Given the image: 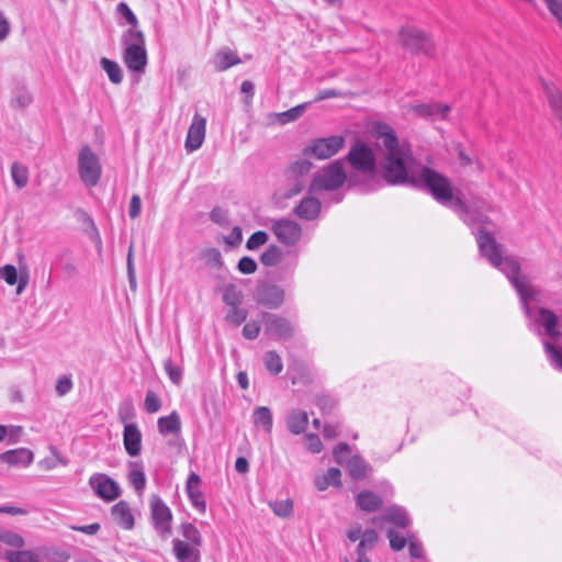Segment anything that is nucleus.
<instances>
[{
	"label": "nucleus",
	"instance_id": "1",
	"mask_svg": "<svg viewBox=\"0 0 562 562\" xmlns=\"http://www.w3.org/2000/svg\"><path fill=\"white\" fill-rule=\"evenodd\" d=\"M480 252L492 266L501 270L509 280L519 295L525 315L535 324L543 327L546 335L552 339L561 336L559 328V316L553 310L547 307L531 308L529 301H538L539 290L536 289L528 280L527 276L521 273L518 260L512 256H503V249L495 238L485 232L479 231L476 237Z\"/></svg>",
	"mask_w": 562,
	"mask_h": 562
},
{
	"label": "nucleus",
	"instance_id": "2",
	"mask_svg": "<svg viewBox=\"0 0 562 562\" xmlns=\"http://www.w3.org/2000/svg\"><path fill=\"white\" fill-rule=\"evenodd\" d=\"M374 132L379 139L383 179L392 186H413L422 166L414 158L411 145L400 140L387 124H378Z\"/></svg>",
	"mask_w": 562,
	"mask_h": 562
},
{
	"label": "nucleus",
	"instance_id": "3",
	"mask_svg": "<svg viewBox=\"0 0 562 562\" xmlns=\"http://www.w3.org/2000/svg\"><path fill=\"white\" fill-rule=\"evenodd\" d=\"M413 186L426 187L436 201L451 207L469 226L476 223L482 225L487 223L485 215H472L467 204L459 196H454L451 181L445 175L422 166Z\"/></svg>",
	"mask_w": 562,
	"mask_h": 562
},
{
	"label": "nucleus",
	"instance_id": "4",
	"mask_svg": "<svg viewBox=\"0 0 562 562\" xmlns=\"http://www.w3.org/2000/svg\"><path fill=\"white\" fill-rule=\"evenodd\" d=\"M122 44L124 46L123 61L125 66L133 72H144L147 65L144 33L130 27L122 36Z\"/></svg>",
	"mask_w": 562,
	"mask_h": 562
},
{
	"label": "nucleus",
	"instance_id": "5",
	"mask_svg": "<svg viewBox=\"0 0 562 562\" xmlns=\"http://www.w3.org/2000/svg\"><path fill=\"white\" fill-rule=\"evenodd\" d=\"M400 44L416 55L432 56L435 43L429 34L415 26H403L398 33Z\"/></svg>",
	"mask_w": 562,
	"mask_h": 562
},
{
	"label": "nucleus",
	"instance_id": "6",
	"mask_svg": "<svg viewBox=\"0 0 562 562\" xmlns=\"http://www.w3.org/2000/svg\"><path fill=\"white\" fill-rule=\"evenodd\" d=\"M78 175L88 188L95 187L102 175V165L99 156L89 145H83L78 153Z\"/></svg>",
	"mask_w": 562,
	"mask_h": 562
},
{
	"label": "nucleus",
	"instance_id": "7",
	"mask_svg": "<svg viewBox=\"0 0 562 562\" xmlns=\"http://www.w3.org/2000/svg\"><path fill=\"white\" fill-rule=\"evenodd\" d=\"M346 172L341 160H336L319 170L313 178L310 192L331 191L340 188L346 181Z\"/></svg>",
	"mask_w": 562,
	"mask_h": 562
},
{
	"label": "nucleus",
	"instance_id": "8",
	"mask_svg": "<svg viewBox=\"0 0 562 562\" xmlns=\"http://www.w3.org/2000/svg\"><path fill=\"white\" fill-rule=\"evenodd\" d=\"M345 144V138L340 135L317 138L304 148L305 156H313L317 159H328L336 155Z\"/></svg>",
	"mask_w": 562,
	"mask_h": 562
},
{
	"label": "nucleus",
	"instance_id": "9",
	"mask_svg": "<svg viewBox=\"0 0 562 562\" xmlns=\"http://www.w3.org/2000/svg\"><path fill=\"white\" fill-rule=\"evenodd\" d=\"M150 514L155 530L161 538L167 539L171 533L172 514L157 495H153L150 498Z\"/></svg>",
	"mask_w": 562,
	"mask_h": 562
},
{
	"label": "nucleus",
	"instance_id": "10",
	"mask_svg": "<svg viewBox=\"0 0 562 562\" xmlns=\"http://www.w3.org/2000/svg\"><path fill=\"white\" fill-rule=\"evenodd\" d=\"M347 159L351 167L362 173H371L376 166L372 149L362 142H357L348 153Z\"/></svg>",
	"mask_w": 562,
	"mask_h": 562
},
{
	"label": "nucleus",
	"instance_id": "11",
	"mask_svg": "<svg viewBox=\"0 0 562 562\" xmlns=\"http://www.w3.org/2000/svg\"><path fill=\"white\" fill-rule=\"evenodd\" d=\"M89 485L100 498L112 502L121 494L119 484L104 473H94L89 479Z\"/></svg>",
	"mask_w": 562,
	"mask_h": 562
},
{
	"label": "nucleus",
	"instance_id": "12",
	"mask_svg": "<svg viewBox=\"0 0 562 562\" xmlns=\"http://www.w3.org/2000/svg\"><path fill=\"white\" fill-rule=\"evenodd\" d=\"M271 229L277 239L286 245H295L302 236V227L299 223L288 218H280L272 223Z\"/></svg>",
	"mask_w": 562,
	"mask_h": 562
},
{
	"label": "nucleus",
	"instance_id": "13",
	"mask_svg": "<svg viewBox=\"0 0 562 562\" xmlns=\"http://www.w3.org/2000/svg\"><path fill=\"white\" fill-rule=\"evenodd\" d=\"M205 131L206 120L195 113L189 127L184 144L188 153H192L202 146L205 138Z\"/></svg>",
	"mask_w": 562,
	"mask_h": 562
},
{
	"label": "nucleus",
	"instance_id": "14",
	"mask_svg": "<svg viewBox=\"0 0 562 562\" xmlns=\"http://www.w3.org/2000/svg\"><path fill=\"white\" fill-rule=\"evenodd\" d=\"M265 329L268 335L280 339H289L294 333L289 319L274 314L265 315Z\"/></svg>",
	"mask_w": 562,
	"mask_h": 562
},
{
	"label": "nucleus",
	"instance_id": "15",
	"mask_svg": "<svg viewBox=\"0 0 562 562\" xmlns=\"http://www.w3.org/2000/svg\"><path fill=\"white\" fill-rule=\"evenodd\" d=\"M257 301L270 308H277L284 301V290L276 284L262 285L257 291Z\"/></svg>",
	"mask_w": 562,
	"mask_h": 562
},
{
	"label": "nucleus",
	"instance_id": "16",
	"mask_svg": "<svg viewBox=\"0 0 562 562\" xmlns=\"http://www.w3.org/2000/svg\"><path fill=\"white\" fill-rule=\"evenodd\" d=\"M200 475L192 472L188 477L186 490L192 506L201 514H204L206 512V502L203 492L200 490Z\"/></svg>",
	"mask_w": 562,
	"mask_h": 562
},
{
	"label": "nucleus",
	"instance_id": "17",
	"mask_svg": "<svg viewBox=\"0 0 562 562\" xmlns=\"http://www.w3.org/2000/svg\"><path fill=\"white\" fill-rule=\"evenodd\" d=\"M123 443L128 456L137 457L142 451V432L136 424H125Z\"/></svg>",
	"mask_w": 562,
	"mask_h": 562
},
{
	"label": "nucleus",
	"instance_id": "18",
	"mask_svg": "<svg viewBox=\"0 0 562 562\" xmlns=\"http://www.w3.org/2000/svg\"><path fill=\"white\" fill-rule=\"evenodd\" d=\"M408 110L423 119L434 120L436 117H440L445 120L450 112V106L448 104L439 103H419L409 105Z\"/></svg>",
	"mask_w": 562,
	"mask_h": 562
},
{
	"label": "nucleus",
	"instance_id": "19",
	"mask_svg": "<svg viewBox=\"0 0 562 562\" xmlns=\"http://www.w3.org/2000/svg\"><path fill=\"white\" fill-rule=\"evenodd\" d=\"M172 552L178 562H200V548L180 541V538L172 540Z\"/></svg>",
	"mask_w": 562,
	"mask_h": 562
},
{
	"label": "nucleus",
	"instance_id": "20",
	"mask_svg": "<svg viewBox=\"0 0 562 562\" xmlns=\"http://www.w3.org/2000/svg\"><path fill=\"white\" fill-rule=\"evenodd\" d=\"M34 459V454L26 448L8 450L0 454V461L12 467H29Z\"/></svg>",
	"mask_w": 562,
	"mask_h": 562
},
{
	"label": "nucleus",
	"instance_id": "21",
	"mask_svg": "<svg viewBox=\"0 0 562 562\" xmlns=\"http://www.w3.org/2000/svg\"><path fill=\"white\" fill-rule=\"evenodd\" d=\"M383 520L392 522L400 528H406L411 524L406 510L398 506H392L387 508L383 517H373L371 519L372 524L376 526H381Z\"/></svg>",
	"mask_w": 562,
	"mask_h": 562
},
{
	"label": "nucleus",
	"instance_id": "22",
	"mask_svg": "<svg viewBox=\"0 0 562 562\" xmlns=\"http://www.w3.org/2000/svg\"><path fill=\"white\" fill-rule=\"evenodd\" d=\"M113 520L124 529H132L134 526V517L130 505L125 501H120L112 507Z\"/></svg>",
	"mask_w": 562,
	"mask_h": 562
},
{
	"label": "nucleus",
	"instance_id": "23",
	"mask_svg": "<svg viewBox=\"0 0 562 562\" xmlns=\"http://www.w3.org/2000/svg\"><path fill=\"white\" fill-rule=\"evenodd\" d=\"M321 211V202L319 200L307 196L304 198L300 204L294 209V213L303 220H314L317 217Z\"/></svg>",
	"mask_w": 562,
	"mask_h": 562
},
{
	"label": "nucleus",
	"instance_id": "24",
	"mask_svg": "<svg viewBox=\"0 0 562 562\" xmlns=\"http://www.w3.org/2000/svg\"><path fill=\"white\" fill-rule=\"evenodd\" d=\"M308 425L307 413L300 409H292L286 417V426L293 435L303 434Z\"/></svg>",
	"mask_w": 562,
	"mask_h": 562
},
{
	"label": "nucleus",
	"instance_id": "25",
	"mask_svg": "<svg viewBox=\"0 0 562 562\" xmlns=\"http://www.w3.org/2000/svg\"><path fill=\"white\" fill-rule=\"evenodd\" d=\"M239 63L240 58L227 47L220 49L213 58V65L217 71H225Z\"/></svg>",
	"mask_w": 562,
	"mask_h": 562
},
{
	"label": "nucleus",
	"instance_id": "26",
	"mask_svg": "<svg viewBox=\"0 0 562 562\" xmlns=\"http://www.w3.org/2000/svg\"><path fill=\"white\" fill-rule=\"evenodd\" d=\"M179 535L181 536L180 541L201 549L203 543L202 535L194 525L190 522L181 524Z\"/></svg>",
	"mask_w": 562,
	"mask_h": 562
},
{
	"label": "nucleus",
	"instance_id": "27",
	"mask_svg": "<svg viewBox=\"0 0 562 562\" xmlns=\"http://www.w3.org/2000/svg\"><path fill=\"white\" fill-rule=\"evenodd\" d=\"M158 430L161 435L178 434L181 430V420L177 412L158 418Z\"/></svg>",
	"mask_w": 562,
	"mask_h": 562
},
{
	"label": "nucleus",
	"instance_id": "28",
	"mask_svg": "<svg viewBox=\"0 0 562 562\" xmlns=\"http://www.w3.org/2000/svg\"><path fill=\"white\" fill-rule=\"evenodd\" d=\"M357 505L364 512H374L382 505V499L371 491H362L357 495Z\"/></svg>",
	"mask_w": 562,
	"mask_h": 562
},
{
	"label": "nucleus",
	"instance_id": "29",
	"mask_svg": "<svg viewBox=\"0 0 562 562\" xmlns=\"http://www.w3.org/2000/svg\"><path fill=\"white\" fill-rule=\"evenodd\" d=\"M341 472L338 468H330L326 474L315 479V486L318 491H325L329 485L340 486Z\"/></svg>",
	"mask_w": 562,
	"mask_h": 562
},
{
	"label": "nucleus",
	"instance_id": "30",
	"mask_svg": "<svg viewBox=\"0 0 562 562\" xmlns=\"http://www.w3.org/2000/svg\"><path fill=\"white\" fill-rule=\"evenodd\" d=\"M547 95L553 116L562 125V92L555 87H547Z\"/></svg>",
	"mask_w": 562,
	"mask_h": 562
},
{
	"label": "nucleus",
	"instance_id": "31",
	"mask_svg": "<svg viewBox=\"0 0 562 562\" xmlns=\"http://www.w3.org/2000/svg\"><path fill=\"white\" fill-rule=\"evenodd\" d=\"M313 164L307 159H300L293 162L286 169L288 179H306V176L311 171Z\"/></svg>",
	"mask_w": 562,
	"mask_h": 562
},
{
	"label": "nucleus",
	"instance_id": "32",
	"mask_svg": "<svg viewBox=\"0 0 562 562\" xmlns=\"http://www.w3.org/2000/svg\"><path fill=\"white\" fill-rule=\"evenodd\" d=\"M102 69L106 72L110 81L114 85H119L123 80V71L116 61H113L106 57H102L100 60Z\"/></svg>",
	"mask_w": 562,
	"mask_h": 562
},
{
	"label": "nucleus",
	"instance_id": "33",
	"mask_svg": "<svg viewBox=\"0 0 562 562\" xmlns=\"http://www.w3.org/2000/svg\"><path fill=\"white\" fill-rule=\"evenodd\" d=\"M254 424L256 426H262L265 431L270 434L273 425L271 411L267 406L257 407L254 411Z\"/></svg>",
	"mask_w": 562,
	"mask_h": 562
},
{
	"label": "nucleus",
	"instance_id": "34",
	"mask_svg": "<svg viewBox=\"0 0 562 562\" xmlns=\"http://www.w3.org/2000/svg\"><path fill=\"white\" fill-rule=\"evenodd\" d=\"M307 108V103L299 104L288 111L276 113L273 114V117L276 119V122H278L281 125L291 123L296 121L299 117L303 115Z\"/></svg>",
	"mask_w": 562,
	"mask_h": 562
},
{
	"label": "nucleus",
	"instance_id": "35",
	"mask_svg": "<svg viewBox=\"0 0 562 562\" xmlns=\"http://www.w3.org/2000/svg\"><path fill=\"white\" fill-rule=\"evenodd\" d=\"M11 177L18 189H23L29 183V169L26 166L14 161L11 165Z\"/></svg>",
	"mask_w": 562,
	"mask_h": 562
},
{
	"label": "nucleus",
	"instance_id": "36",
	"mask_svg": "<svg viewBox=\"0 0 562 562\" xmlns=\"http://www.w3.org/2000/svg\"><path fill=\"white\" fill-rule=\"evenodd\" d=\"M378 540H379L378 532L373 529H367L363 532V535L358 543L356 553H366L367 554L368 551H371L374 549Z\"/></svg>",
	"mask_w": 562,
	"mask_h": 562
},
{
	"label": "nucleus",
	"instance_id": "37",
	"mask_svg": "<svg viewBox=\"0 0 562 562\" xmlns=\"http://www.w3.org/2000/svg\"><path fill=\"white\" fill-rule=\"evenodd\" d=\"M282 259V250L277 245H269L261 254L260 261L266 267H274Z\"/></svg>",
	"mask_w": 562,
	"mask_h": 562
},
{
	"label": "nucleus",
	"instance_id": "38",
	"mask_svg": "<svg viewBox=\"0 0 562 562\" xmlns=\"http://www.w3.org/2000/svg\"><path fill=\"white\" fill-rule=\"evenodd\" d=\"M133 469L130 471L128 479L137 493H143L146 485V476L138 463H132Z\"/></svg>",
	"mask_w": 562,
	"mask_h": 562
},
{
	"label": "nucleus",
	"instance_id": "39",
	"mask_svg": "<svg viewBox=\"0 0 562 562\" xmlns=\"http://www.w3.org/2000/svg\"><path fill=\"white\" fill-rule=\"evenodd\" d=\"M347 468L350 475L353 479H362L367 474V464L366 462L358 456L351 457L347 462Z\"/></svg>",
	"mask_w": 562,
	"mask_h": 562
},
{
	"label": "nucleus",
	"instance_id": "40",
	"mask_svg": "<svg viewBox=\"0 0 562 562\" xmlns=\"http://www.w3.org/2000/svg\"><path fill=\"white\" fill-rule=\"evenodd\" d=\"M32 102V95L25 87H20L13 92L11 105L15 109H24Z\"/></svg>",
	"mask_w": 562,
	"mask_h": 562
},
{
	"label": "nucleus",
	"instance_id": "41",
	"mask_svg": "<svg viewBox=\"0 0 562 562\" xmlns=\"http://www.w3.org/2000/svg\"><path fill=\"white\" fill-rule=\"evenodd\" d=\"M263 362L266 369L272 374H279L283 369L281 357L273 350L266 352Z\"/></svg>",
	"mask_w": 562,
	"mask_h": 562
},
{
	"label": "nucleus",
	"instance_id": "42",
	"mask_svg": "<svg viewBox=\"0 0 562 562\" xmlns=\"http://www.w3.org/2000/svg\"><path fill=\"white\" fill-rule=\"evenodd\" d=\"M272 512L282 518L290 517L293 513V502L290 498L269 503Z\"/></svg>",
	"mask_w": 562,
	"mask_h": 562
},
{
	"label": "nucleus",
	"instance_id": "43",
	"mask_svg": "<svg viewBox=\"0 0 562 562\" xmlns=\"http://www.w3.org/2000/svg\"><path fill=\"white\" fill-rule=\"evenodd\" d=\"M126 269H127V278L130 288L132 291H136L137 281H136V272L134 265V243L132 241L128 247L127 258H126Z\"/></svg>",
	"mask_w": 562,
	"mask_h": 562
},
{
	"label": "nucleus",
	"instance_id": "44",
	"mask_svg": "<svg viewBox=\"0 0 562 562\" xmlns=\"http://www.w3.org/2000/svg\"><path fill=\"white\" fill-rule=\"evenodd\" d=\"M223 301L231 307L239 306L243 301L241 292L235 284H228L224 290Z\"/></svg>",
	"mask_w": 562,
	"mask_h": 562
},
{
	"label": "nucleus",
	"instance_id": "45",
	"mask_svg": "<svg viewBox=\"0 0 562 562\" xmlns=\"http://www.w3.org/2000/svg\"><path fill=\"white\" fill-rule=\"evenodd\" d=\"M5 558L9 562H40L37 555L32 551H8Z\"/></svg>",
	"mask_w": 562,
	"mask_h": 562
},
{
	"label": "nucleus",
	"instance_id": "46",
	"mask_svg": "<svg viewBox=\"0 0 562 562\" xmlns=\"http://www.w3.org/2000/svg\"><path fill=\"white\" fill-rule=\"evenodd\" d=\"M164 368L170 381L173 384L179 385L182 381V369L175 364L171 358L164 361Z\"/></svg>",
	"mask_w": 562,
	"mask_h": 562
},
{
	"label": "nucleus",
	"instance_id": "47",
	"mask_svg": "<svg viewBox=\"0 0 562 562\" xmlns=\"http://www.w3.org/2000/svg\"><path fill=\"white\" fill-rule=\"evenodd\" d=\"M543 346L551 364L562 370V351L549 341H544Z\"/></svg>",
	"mask_w": 562,
	"mask_h": 562
},
{
	"label": "nucleus",
	"instance_id": "48",
	"mask_svg": "<svg viewBox=\"0 0 562 562\" xmlns=\"http://www.w3.org/2000/svg\"><path fill=\"white\" fill-rule=\"evenodd\" d=\"M0 541L14 548L24 546V539L19 533L10 530L0 531Z\"/></svg>",
	"mask_w": 562,
	"mask_h": 562
},
{
	"label": "nucleus",
	"instance_id": "49",
	"mask_svg": "<svg viewBox=\"0 0 562 562\" xmlns=\"http://www.w3.org/2000/svg\"><path fill=\"white\" fill-rule=\"evenodd\" d=\"M387 538L390 540V547L394 551H401L408 543V536H401L397 531L390 529L387 531Z\"/></svg>",
	"mask_w": 562,
	"mask_h": 562
},
{
	"label": "nucleus",
	"instance_id": "50",
	"mask_svg": "<svg viewBox=\"0 0 562 562\" xmlns=\"http://www.w3.org/2000/svg\"><path fill=\"white\" fill-rule=\"evenodd\" d=\"M203 258L207 266L212 268H221L223 265L222 255L216 248H209L203 252Z\"/></svg>",
	"mask_w": 562,
	"mask_h": 562
},
{
	"label": "nucleus",
	"instance_id": "51",
	"mask_svg": "<svg viewBox=\"0 0 562 562\" xmlns=\"http://www.w3.org/2000/svg\"><path fill=\"white\" fill-rule=\"evenodd\" d=\"M268 241V234L263 231L254 233L246 243V248L255 250Z\"/></svg>",
	"mask_w": 562,
	"mask_h": 562
},
{
	"label": "nucleus",
	"instance_id": "52",
	"mask_svg": "<svg viewBox=\"0 0 562 562\" xmlns=\"http://www.w3.org/2000/svg\"><path fill=\"white\" fill-rule=\"evenodd\" d=\"M246 310L239 308V306H233L226 315V321L234 326H238L246 319Z\"/></svg>",
	"mask_w": 562,
	"mask_h": 562
},
{
	"label": "nucleus",
	"instance_id": "53",
	"mask_svg": "<svg viewBox=\"0 0 562 562\" xmlns=\"http://www.w3.org/2000/svg\"><path fill=\"white\" fill-rule=\"evenodd\" d=\"M144 405L146 411L153 414L161 408V401L155 392L147 391Z\"/></svg>",
	"mask_w": 562,
	"mask_h": 562
},
{
	"label": "nucleus",
	"instance_id": "54",
	"mask_svg": "<svg viewBox=\"0 0 562 562\" xmlns=\"http://www.w3.org/2000/svg\"><path fill=\"white\" fill-rule=\"evenodd\" d=\"M116 11L127 21L131 27L137 29V18L125 2H120L116 7Z\"/></svg>",
	"mask_w": 562,
	"mask_h": 562
},
{
	"label": "nucleus",
	"instance_id": "55",
	"mask_svg": "<svg viewBox=\"0 0 562 562\" xmlns=\"http://www.w3.org/2000/svg\"><path fill=\"white\" fill-rule=\"evenodd\" d=\"M350 453V448L347 443L341 442L333 451L334 459L339 464H347Z\"/></svg>",
	"mask_w": 562,
	"mask_h": 562
},
{
	"label": "nucleus",
	"instance_id": "56",
	"mask_svg": "<svg viewBox=\"0 0 562 562\" xmlns=\"http://www.w3.org/2000/svg\"><path fill=\"white\" fill-rule=\"evenodd\" d=\"M290 181V188L284 192L285 199H291L300 194L306 186V179H288Z\"/></svg>",
	"mask_w": 562,
	"mask_h": 562
},
{
	"label": "nucleus",
	"instance_id": "57",
	"mask_svg": "<svg viewBox=\"0 0 562 562\" xmlns=\"http://www.w3.org/2000/svg\"><path fill=\"white\" fill-rule=\"evenodd\" d=\"M548 11L554 16L562 26V0H542Z\"/></svg>",
	"mask_w": 562,
	"mask_h": 562
},
{
	"label": "nucleus",
	"instance_id": "58",
	"mask_svg": "<svg viewBox=\"0 0 562 562\" xmlns=\"http://www.w3.org/2000/svg\"><path fill=\"white\" fill-rule=\"evenodd\" d=\"M0 278L9 285H14L18 282V272L15 267L12 265H5L3 268H0Z\"/></svg>",
	"mask_w": 562,
	"mask_h": 562
},
{
	"label": "nucleus",
	"instance_id": "59",
	"mask_svg": "<svg viewBox=\"0 0 562 562\" xmlns=\"http://www.w3.org/2000/svg\"><path fill=\"white\" fill-rule=\"evenodd\" d=\"M408 550L412 558L420 559L424 555L422 542L411 533L408 535Z\"/></svg>",
	"mask_w": 562,
	"mask_h": 562
},
{
	"label": "nucleus",
	"instance_id": "60",
	"mask_svg": "<svg viewBox=\"0 0 562 562\" xmlns=\"http://www.w3.org/2000/svg\"><path fill=\"white\" fill-rule=\"evenodd\" d=\"M237 268L244 274H251L256 272L258 266L252 258L245 256L239 259Z\"/></svg>",
	"mask_w": 562,
	"mask_h": 562
},
{
	"label": "nucleus",
	"instance_id": "61",
	"mask_svg": "<svg viewBox=\"0 0 562 562\" xmlns=\"http://www.w3.org/2000/svg\"><path fill=\"white\" fill-rule=\"evenodd\" d=\"M305 445L308 451L312 453H319L323 449V443L318 437V435L315 434H308L304 437Z\"/></svg>",
	"mask_w": 562,
	"mask_h": 562
},
{
	"label": "nucleus",
	"instance_id": "62",
	"mask_svg": "<svg viewBox=\"0 0 562 562\" xmlns=\"http://www.w3.org/2000/svg\"><path fill=\"white\" fill-rule=\"evenodd\" d=\"M210 218L220 225H226L228 223L227 212L221 207H215L210 213Z\"/></svg>",
	"mask_w": 562,
	"mask_h": 562
},
{
	"label": "nucleus",
	"instance_id": "63",
	"mask_svg": "<svg viewBox=\"0 0 562 562\" xmlns=\"http://www.w3.org/2000/svg\"><path fill=\"white\" fill-rule=\"evenodd\" d=\"M260 333V325L257 322H248L243 328V335L247 339H255Z\"/></svg>",
	"mask_w": 562,
	"mask_h": 562
},
{
	"label": "nucleus",
	"instance_id": "64",
	"mask_svg": "<svg viewBox=\"0 0 562 562\" xmlns=\"http://www.w3.org/2000/svg\"><path fill=\"white\" fill-rule=\"evenodd\" d=\"M243 240V233H241V228L239 226H235L231 234L228 236L225 237V241L227 245L229 246H238Z\"/></svg>",
	"mask_w": 562,
	"mask_h": 562
}]
</instances>
